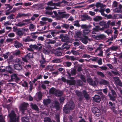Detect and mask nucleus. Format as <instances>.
I'll use <instances>...</instances> for the list:
<instances>
[{"mask_svg":"<svg viewBox=\"0 0 122 122\" xmlns=\"http://www.w3.org/2000/svg\"><path fill=\"white\" fill-rule=\"evenodd\" d=\"M66 1H63L62 3H67ZM61 2H58L56 3H53L52 1L49 2L47 3V5L48 6L46 7V9L48 10H52L55 9H57L58 8L56 7V6H60V4L61 3Z\"/></svg>","mask_w":122,"mask_h":122,"instance_id":"nucleus-1","label":"nucleus"},{"mask_svg":"<svg viewBox=\"0 0 122 122\" xmlns=\"http://www.w3.org/2000/svg\"><path fill=\"white\" fill-rule=\"evenodd\" d=\"M75 107L74 102L72 101H70L67 103L64 107L63 111L66 113H69L70 110L73 109Z\"/></svg>","mask_w":122,"mask_h":122,"instance_id":"nucleus-2","label":"nucleus"},{"mask_svg":"<svg viewBox=\"0 0 122 122\" xmlns=\"http://www.w3.org/2000/svg\"><path fill=\"white\" fill-rule=\"evenodd\" d=\"M91 27V26L90 25H87L86 24H83L81 25V28L84 29L83 30L84 35H87L91 31L89 29Z\"/></svg>","mask_w":122,"mask_h":122,"instance_id":"nucleus-3","label":"nucleus"},{"mask_svg":"<svg viewBox=\"0 0 122 122\" xmlns=\"http://www.w3.org/2000/svg\"><path fill=\"white\" fill-rule=\"evenodd\" d=\"M9 116L10 118V122H19V117H18L16 118V114L14 111H11Z\"/></svg>","mask_w":122,"mask_h":122,"instance_id":"nucleus-4","label":"nucleus"},{"mask_svg":"<svg viewBox=\"0 0 122 122\" xmlns=\"http://www.w3.org/2000/svg\"><path fill=\"white\" fill-rule=\"evenodd\" d=\"M65 13L64 12H58V14L57 16V20H60L62 18L68 17L69 16V14H65Z\"/></svg>","mask_w":122,"mask_h":122,"instance_id":"nucleus-5","label":"nucleus"},{"mask_svg":"<svg viewBox=\"0 0 122 122\" xmlns=\"http://www.w3.org/2000/svg\"><path fill=\"white\" fill-rule=\"evenodd\" d=\"M28 106V103H23L21 104L20 107V110L22 113L23 114L26 112L25 110L27 109V107Z\"/></svg>","mask_w":122,"mask_h":122,"instance_id":"nucleus-6","label":"nucleus"},{"mask_svg":"<svg viewBox=\"0 0 122 122\" xmlns=\"http://www.w3.org/2000/svg\"><path fill=\"white\" fill-rule=\"evenodd\" d=\"M33 58V55L32 53H28L27 55H25L24 57H22L23 61H24L27 62L28 60L31 58Z\"/></svg>","mask_w":122,"mask_h":122,"instance_id":"nucleus-7","label":"nucleus"},{"mask_svg":"<svg viewBox=\"0 0 122 122\" xmlns=\"http://www.w3.org/2000/svg\"><path fill=\"white\" fill-rule=\"evenodd\" d=\"M111 92L112 95L111 94H110L109 93L108 96L111 100L113 101H114L115 100V98L117 97V94L113 90H111Z\"/></svg>","mask_w":122,"mask_h":122,"instance_id":"nucleus-8","label":"nucleus"},{"mask_svg":"<svg viewBox=\"0 0 122 122\" xmlns=\"http://www.w3.org/2000/svg\"><path fill=\"white\" fill-rule=\"evenodd\" d=\"M87 81L89 84L93 86H95L97 83L96 80L93 81L91 78H88L87 79Z\"/></svg>","mask_w":122,"mask_h":122,"instance_id":"nucleus-9","label":"nucleus"},{"mask_svg":"<svg viewBox=\"0 0 122 122\" xmlns=\"http://www.w3.org/2000/svg\"><path fill=\"white\" fill-rule=\"evenodd\" d=\"M38 47L36 45H31L29 46V48H27V49L29 51H32L34 49H38Z\"/></svg>","mask_w":122,"mask_h":122,"instance_id":"nucleus-10","label":"nucleus"},{"mask_svg":"<svg viewBox=\"0 0 122 122\" xmlns=\"http://www.w3.org/2000/svg\"><path fill=\"white\" fill-rule=\"evenodd\" d=\"M100 7L102 8L100 10V12H101V14L102 15L105 16V15L104 13V11L105 10L104 9L106 7V5L100 3Z\"/></svg>","mask_w":122,"mask_h":122,"instance_id":"nucleus-11","label":"nucleus"},{"mask_svg":"<svg viewBox=\"0 0 122 122\" xmlns=\"http://www.w3.org/2000/svg\"><path fill=\"white\" fill-rule=\"evenodd\" d=\"M62 80L64 82H65L66 81L68 83L71 85H74L75 84V81L74 80H66V79L64 77H62L61 78Z\"/></svg>","mask_w":122,"mask_h":122,"instance_id":"nucleus-12","label":"nucleus"},{"mask_svg":"<svg viewBox=\"0 0 122 122\" xmlns=\"http://www.w3.org/2000/svg\"><path fill=\"white\" fill-rule=\"evenodd\" d=\"M2 55L5 59H7L9 56V58L10 59H11L12 58V56L11 55V53L9 52H7L3 54Z\"/></svg>","mask_w":122,"mask_h":122,"instance_id":"nucleus-13","label":"nucleus"},{"mask_svg":"<svg viewBox=\"0 0 122 122\" xmlns=\"http://www.w3.org/2000/svg\"><path fill=\"white\" fill-rule=\"evenodd\" d=\"M42 20L44 21H48L49 22H51L52 20L50 19H49L46 17H43L41 18ZM46 22L44 21H41L40 24L42 25H43L45 24Z\"/></svg>","mask_w":122,"mask_h":122,"instance_id":"nucleus-14","label":"nucleus"},{"mask_svg":"<svg viewBox=\"0 0 122 122\" xmlns=\"http://www.w3.org/2000/svg\"><path fill=\"white\" fill-rule=\"evenodd\" d=\"M114 79L115 81V83L116 85H118L120 86H122V83L118 77H114Z\"/></svg>","mask_w":122,"mask_h":122,"instance_id":"nucleus-15","label":"nucleus"},{"mask_svg":"<svg viewBox=\"0 0 122 122\" xmlns=\"http://www.w3.org/2000/svg\"><path fill=\"white\" fill-rule=\"evenodd\" d=\"M60 37L61 39V41L63 42L66 41L69 39V38L67 36H64L62 34L60 35Z\"/></svg>","mask_w":122,"mask_h":122,"instance_id":"nucleus-16","label":"nucleus"},{"mask_svg":"<svg viewBox=\"0 0 122 122\" xmlns=\"http://www.w3.org/2000/svg\"><path fill=\"white\" fill-rule=\"evenodd\" d=\"M92 112L96 114V115L97 117H99V110L98 108L96 107H93L92 109Z\"/></svg>","mask_w":122,"mask_h":122,"instance_id":"nucleus-17","label":"nucleus"},{"mask_svg":"<svg viewBox=\"0 0 122 122\" xmlns=\"http://www.w3.org/2000/svg\"><path fill=\"white\" fill-rule=\"evenodd\" d=\"M70 48V46L68 45L66 43H65L63 44L61 47L59 48V49L67 50L68 49Z\"/></svg>","mask_w":122,"mask_h":122,"instance_id":"nucleus-18","label":"nucleus"},{"mask_svg":"<svg viewBox=\"0 0 122 122\" xmlns=\"http://www.w3.org/2000/svg\"><path fill=\"white\" fill-rule=\"evenodd\" d=\"M14 43L15 47L17 48L23 46V45L21 43L17 41H14Z\"/></svg>","mask_w":122,"mask_h":122,"instance_id":"nucleus-19","label":"nucleus"},{"mask_svg":"<svg viewBox=\"0 0 122 122\" xmlns=\"http://www.w3.org/2000/svg\"><path fill=\"white\" fill-rule=\"evenodd\" d=\"M40 64H39L40 66L42 68L45 67L46 66L45 63L46 62L45 60H44V59L41 60L40 61Z\"/></svg>","mask_w":122,"mask_h":122,"instance_id":"nucleus-20","label":"nucleus"},{"mask_svg":"<svg viewBox=\"0 0 122 122\" xmlns=\"http://www.w3.org/2000/svg\"><path fill=\"white\" fill-rule=\"evenodd\" d=\"M2 71H7L10 73H12L13 72V70L10 66L6 67L5 69H3Z\"/></svg>","mask_w":122,"mask_h":122,"instance_id":"nucleus-21","label":"nucleus"},{"mask_svg":"<svg viewBox=\"0 0 122 122\" xmlns=\"http://www.w3.org/2000/svg\"><path fill=\"white\" fill-rule=\"evenodd\" d=\"M99 30V26H96L95 28H94L93 29V31L92 32V34H98Z\"/></svg>","mask_w":122,"mask_h":122,"instance_id":"nucleus-22","label":"nucleus"},{"mask_svg":"<svg viewBox=\"0 0 122 122\" xmlns=\"http://www.w3.org/2000/svg\"><path fill=\"white\" fill-rule=\"evenodd\" d=\"M11 78L12 80H19V78L17 76V75L15 74H12L11 76Z\"/></svg>","mask_w":122,"mask_h":122,"instance_id":"nucleus-23","label":"nucleus"},{"mask_svg":"<svg viewBox=\"0 0 122 122\" xmlns=\"http://www.w3.org/2000/svg\"><path fill=\"white\" fill-rule=\"evenodd\" d=\"M75 92L76 95L78 97H80L79 99L80 100H81V99L83 97L82 93L81 92H80L77 90Z\"/></svg>","mask_w":122,"mask_h":122,"instance_id":"nucleus-24","label":"nucleus"},{"mask_svg":"<svg viewBox=\"0 0 122 122\" xmlns=\"http://www.w3.org/2000/svg\"><path fill=\"white\" fill-rule=\"evenodd\" d=\"M14 66L15 68L17 70H20L22 69V67L20 64H15Z\"/></svg>","mask_w":122,"mask_h":122,"instance_id":"nucleus-25","label":"nucleus"},{"mask_svg":"<svg viewBox=\"0 0 122 122\" xmlns=\"http://www.w3.org/2000/svg\"><path fill=\"white\" fill-rule=\"evenodd\" d=\"M30 107L32 109L35 110H38V108L36 104L33 103H31L30 104Z\"/></svg>","mask_w":122,"mask_h":122,"instance_id":"nucleus-26","label":"nucleus"},{"mask_svg":"<svg viewBox=\"0 0 122 122\" xmlns=\"http://www.w3.org/2000/svg\"><path fill=\"white\" fill-rule=\"evenodd\" d=\"M51 102V100L48 99L44 100L43 103L45 105L47 106Z\"/></svg>","mask_w":122,"mask_h":122,"instance_id":"nucleus-27","label":"nucleus"},{"mask_svg":"<svg viewBox=\"0 0 122 122\" xmlns=\"http://www.w3.org/2000/svg\"><path fill=\"white\" fill-rule=\"evenodd\" d=\"M87 36H85L84 38L82 39V42L85 44H86L88 42V40H89Z\"/></svg>","mask_w":122,"mask_h":122,"instance_id":"nucleus-28","label":"nucleus"},{"mask_svg":"<svg viewBox=\"0 0 122 122\" xmlns=\"http://www.w3.org/2000/svg\"><path fill=\"white\" fill-rule=\"evenodd\" d=\"M37 96L38 98V99H36V100L37 101L40 100L41 99L42 97V94L41 92H39L37 93Z\"/></svg>","mask_w":122,"mask_h":122,"instance_id":"nucleus-29","label":"nucleus"},{"mask_svg":"<svg viewBox=\"0 0 122 122\" xmlns=\"http://www.w3.org/2000/svg\"><path fill=\"white\" fill-rule=\"evenodd\" d=\"M54 54L56 56H61L62 54L61 52L59 50L55 51Z\"/></svg>","mask_w":122,"mask_h":122,"instance_id":"nucleus-30","label":"nucleus"},{"mask_svg":"<svg viewBox=\"0 0 122 122\" xmlns=\"http://www.w3.org/2000/svg\"><path fill=\"white\" fill-rule=\"evenodd\" d=\"M23 41L25 42L33 41L32 39H31L30 37L29 36H28L26 38H23Z\"/></svg>","mask_w":122,"mask_h":122,"instance_id":"nucleus-31","label":"nucleus"},{"mask_svg":"<svg viewBox=\"0 0 122 122\" xmlns=\"http://www.w3.org/2000/svg\"><path fill=\"white\" fill-rule=\"evenodd\" d=\"M83 93L85 98L86 99H88L89 98V95L87 94L86 92L84 90L83 91Z\"/></svg>","mask_w":122,"mask_h":122,"instance_id":"nucleus-32","label":"nucleus"},{"mask_svg":"<svg viewBox=\"0 0 122 122\" xmlns=\"http://www.w3.org/2000/svg\"><path fill=\"white\" fill-rule=\"evenodd\" d=\"M76 35L79 38L83 36L82 33L81 31H79L76 32Z\"/></svg>","mask_w":122,"mask_h":122,"instance_id":"nucleus-33","label":"nucleus"},{"mask_svg":"<svg viewBox=\"0 0 122 122\" xmlns=\"http://www.w3.org/2000/svg\"><path fill=\"white\" fill-rule=\"evenodd\" d=\"M29 29L31 31H33L36 28L35 26L32 24H30L29 27Z\"/></svg>","mask_w":122,"mask_h":122,"instance_id":"nucleus-34","label":"nucleus"},{"mask_svg":"<svg viewBox=\"0 0 122 122\" xmlns=\"http://www.w3.org/2000/svg\"><path fill=\"white\" fill-rule=\"evenodd\" d=\"M99 100V96L97 95H95L93 98V100L95 102H98Z\"/></svg>","mask_w":122,"mask_h":122,"instance_id":"nucleus-35","label":"nucleus"},{"mask_svg":"<svg viewBox=\"0 0 122 122\" xmlns=\"http://www.w3.org/2000/svg\"><path fill=\"white\" fill-rule=\"evenodd\" d=\"M28 117H22L21 120L23 122H29Z\"/></svg>","mask_w":122,"mask_h":122,"instance_id":"nucleus-36","label":"nucleus"},{"mask_svg":"<svg viewBox=\"0 0 122 122\" xmlns=\"http://www.w3.org/2000/svg\"><path fill=\"white\" fill-rule=\"evenodd\" d=\"M109 27V25L107 23V24L105 25L104 26V27H102L101 26H100V30H103L105 29L106 28H108Z\"/></svg>","mask_w":122,"mask_h":122,"instance_id":"nucleus-37","label":"nucleus"},{"mask_svg":"<svg viewBox=\"0 0 122 122\" xmlns=\"http://www.w3.org/2000/svg\"><path fill=\"white\" fill-rule=\"evenodd\" d=\"M61 26L63 28H65L66 29H68L69 27V25L66 24L65 23H62Z\"/></svg>","mask_w":122,"mask_h":122,"instance_id":"nucleus-38","label":"nucleus"},{"mask_svg":"<svg viewBox=\"0 0 122 122\" xmlns=\"http://www.w3.org/2000/svg\"><path fill=\"white\" fill-rule=\"evenodd\" d=\"M4 24L5 26H8L10 25L11 24V22L10 21H5Z\"/></svg>","mask_w":122,"mask_h":122,"instance_id":"nucleus-39","label":"nucleus"},{"mask_svg":"<svg viewBox=\"0 0 122 122\" xmlns=\"http://www.w3.org/2000/svg\"><path fill=\"white\" fill-rule=\"evenodd\" d=\"M63 94L62 92V91H56L55 94L57 96H61Z\"/></svg>","mask_w":122,"mask_h":122,"instance_id":"nucleus-40","label":"nucleus"},{"mask_svg":"<svg viewBox=\"0 0 122 122\" xmlns=\"http://www.w3.org/2000/svg\"><path fill=\"white\" fill-rule=\"evenodd\" d=\"M21 53L19 50H17L15 51L14 53V55L15 56H19L20 55Z\"/></svg>","mask_w":122,"mask_h":122,"instance_id":"nucleus-41","label":"nucleus"},{"mask_svg":"<svg viewBox=\"0 0 122 122\" xmlns=\"http://www.w3.org/2000/svg\"><path fill=\"white\" fill-rule=\"evenodd\" d=\"M56 91L55 89L53 88H51L49 90L50 92L51 93L54 94H55Z\"/></svg>","mask_w":122,"mask_h":122,"instance_id":"nucleus-42","label":"nucleus"},{"mask_svg":"<svg viewBox=\"0 0 122 122\" xmlns=\"http://www.w3.org/2000/svg\"><path fill=\"white\" fill-rule=\"evenodd\" d=\"M71 53L75 56H77L79 55V53L78 52L73 50H71Z\"/></svg>","mask_w":122,"mask_h":122,"instance_id":"nucleus-43","label":"nucleus"},{"mask_svg":"<svg viewBox=\"0 0 122 122\" xmlns=\"http://www.w3.org/2000/svg\"><path fill=\"white\" fill-rule=\"evenodd\" d=\"M54 107H56V109H58L59 107V102L56 101L55 102Z\"/></svg>","mask_w":122,"mask_h":122,"instance_id":"nucleus-44","label":"nucleus"},{"mask_svg":"<svg viewBox=\"0 0 122 122\" xmlns=\"http://www.w3.org/2000/svg\"><path fill=\"white\" fill-rule=\"evenodd\" d=\"M17 33L19 36H21L24 34V33L23 32L22 30H18Z\"/></svg>","mask_w":122,"mask_h":122,"instance_id":"nucleus-45","label":"nucleus"},{"mask_svg":"<svg viewBox=\"0 0 122 122\" xmlns=\"http://www.w3.org/2000/svg\"><path fill=\"white\" fill-rule=\"evenodd\" d=\"M38 33V32H37L31 33V35L32 36V37L34 39H36L37 38V36L35 35L37 34Z\"/></svg>","mask_w":122,"mask_h":122,"instance_id":"nucleus-46","label":"nucleus"},{"mask_svg":"<svg viewBox=\"0 0 122 122\" xmlns=\"http://www.w3.org/2000/svg\"><path fill=\"white\" fill-rule=\"evenodd\" d=\"M50 50L48 49L46 50H44L43 51V52L45 54H48L50 52Z\"/></svg>","mask_w":122,"mask_h":122,"instance_id":"nucleus-47","label":"nucleus"},{"mask_svg":"<svg viewBox=\"0 0 122 122\" xmlns=\"http://www.w3.org/2000/svg\"><path fill=\"white\" fill-rule=\"evenodd\" d=\"M100 84H103L104 85H107L108 84V82L107 81L104 80H102L100 82Z\"/></svg>","mask_w":122,"mask_h":122,"instance_id":"nucleus-48","label":"nucleus"},{"mask_svg":"<svg viewBox=\"0 0 122 122\" xmlns=\"http://www.w3.org/2000/svg\"><path fill=\"white\" fill-rule=\"evenodd\" d=\"M49 41L47 43L48 44H53L56 43V41L55 40H52L49 39Z\"/></svg>","mask_w":122,"mask_h":122,"instance_id":"nucleus-49","label":"nucleus"},{"mask_svg":"<svg viewBox=\"0 0 122 122\" xmlns=\"http://www.w3.org/2000/svg\"><path fill=\"white\" fill-rule=\"evenodd\" d=\"M75 41H77L73 43V44L74 46H77L79 45V41L78 40H75Z\"/></svg>","mask_w":122,"mask_h":122,"instance_id":"nucleus-50","label":"nucleus"},{"mask_svg":"<svg viewBox=\"0 0 122 122\" xmlns=\"http://www.w3.org/2000/svg\"><path fill=\"white\" fill-rule=\"evenodd\" d=\"M74 25L77 27H80V25L79 23V22L78 20L75 21L74 22Z\"/></svg>","mask_w":122,"mask_h":122,"instance_id":"nucleus-51","label":"nucleus"},{"mask_svg":"<svg viewBox=\"0 0 122 122\" xmlns=\"http://www.w3.org/2000/svg\"><path fill=\"white\" fill-rule=\"evenodd\" d=\"M44 122H51V119L48 117H46L45 118Z\"/></svg>","mask_w":122,"mask_h":122,"instance_id":"nucleus-52","label":"nucleus"},{"mask_svg":"<svg viewBox=\"0 0 122 122\" xmlns=\"http://www.w3.org/2000/svg\"><path fill=\"white\" fill-rule=\"evenodd\" d=\"M15 62H19L20 64H21L22 65H23L24 64V62L21 61H20V59L18 58H16L15 60Z\"/></svg>","mask_w":122,"mask_h":122,"instance_id":"nucleus-53","label":"nucleus"},{"mask_svg":"<svg viewBox=\"0 0 122 122\" xmlns=\"http://www.w3.org/2000/svg\"><path fill=\"white\" fill-rule=\"evenodd\" d=\"M108 24H109V25H110L112 26H114L115 25V22H111L110 20H109L107 22Z\"/></svg>","mask_w":122,"mask_h":122,"instance_id":"nucleus-54","label":"nucleus"},{"mask_svg":"<svg viewBox=\"0 0 122 122\" xmlns=\"http://www.w3.org/2000/svg\"><path fill=\"white\" fill-rule=\"evenodd\" d=\"M118 47L117 46H113L111 47V49L112 51H116L118 49Z\"/></svg>","mask_w":122,"mask_h":122,"instance_id":"nucleus-55","label":"nucleus"},{"mask_svg":"<svg viewBox=\"0 0 122 122\" xmlns=\"http://www.w3.org/2000/svg\"><path fill=\"white\" fill-rule=\"evenodd\" d=\"M71 64V63L70 62H65L64 63L65 65H66L67 67L70 66Z\"/></svg>","mask_w":122,"mask_h":122,"instance_id":"nucleus-56","label":"nucleus"},{"mask_svg":"<svg viewBox=\"0 0 122 122\" xmlns=\"http://www.w3.org/2000/svg\"><path fill=\"white\" fill-rule=\"evenodd\" d=\"M14 15L13 14H12L7 17V18L8 19L11 20L14 19Z\"/></svg>","mask_w":122,"mask_h":122,"instance_id":"nucleus-57","label":"nucleus"},{"mask_svg":"<svg viewBox=\"0 0 122 122\" xmlns=\"http://www.w3.org/2000/svg\"><path fill=\"white\" fill-rule=\"evenodd\" d=\"M52 66H48L46 67V68L47 70L51 71L52 69Z\"/></svg>","mask_w":122,"mask_h":122,"instance_id":"nucleus-58","label":"nucleus"},{"mask_svg":"<svg viewBox=\"0 0 122 122\" xmlns=\"http://www.w3.org/2000/svg\"><path fill=\"white\" fill-rule=\"evenodd\" d=\"M8 36L9 37H12L14 36L15 34L13 33H10L8 34Z\"/></svg>","mask_w":122,"mask_h":122,"instance_id":"nucleus-59","label":"nucleus"},{"mask_svg":"<svg viewBox=\"0 0 122 122\" xmlns=\"http://www.w3.org/2000/svg\"><path fill=\"white\" fill-rule=\"evenodd\" d=\"M5 5L6 6V9L9 8V10H10L13 7L12 6L10 5V4H6Z\"/></svg>","mask_w":122,"mask_h":122,"instance_id":"nucleus-60","label":"nucleus"},{"mask_svg":"<svg viewBox=\"0 0 122 122\" xmlns=\"http://www.w3.org/2000/svg\"><path fill=\"white\" fill-rule=\"evenodd\" d=\"M26 24V23H19L17 24V25L19 26H22Z\"/></svg>","mask_w":122,"mask_h":122,"instance_id":"nucleus-61","label":"nucleus"},{"mask_svg":"<svg viewBox=\"0 0 122 122\" xmlns=\"http://www.w3.org/2000/svg\"><path fill=\"white\" fill-rule=\"evenodd\" d=\"M106 36L102 34L100 35V39H104L106 38Z\"/></svg>","mask_w":122,"mask_h":122,"instance_id":"nucleus-62","label":"nucleus"},{"mask_svg":"<svg viewBox=\"0 0 122 122\" xmlns=\"http://www.w3.org/2000/svg\"><path fill=\"white\" fill-rule=\"evenodd\" d=\"M22 85L24 87H27L28 86V83L26 81H24L22 83Z\"/></svg>","mask_w":122,"mask_h":122,"instance_id":"nucleus-63","label":"nucleus"},{"mask_svg":"<svg viewBox=\"0 0 122 122\" xmlns=\"http://www.w3.org/2000/svg\"><path fill=\"white\" fill-rule=\"evenodd\" d=\"M0 122H5L2 115L0 114Z\"/></svg>","mask_w":122,"mask_h":122,"instance_id":"nucleus-64","label":"nucleus"}]
</instances>
